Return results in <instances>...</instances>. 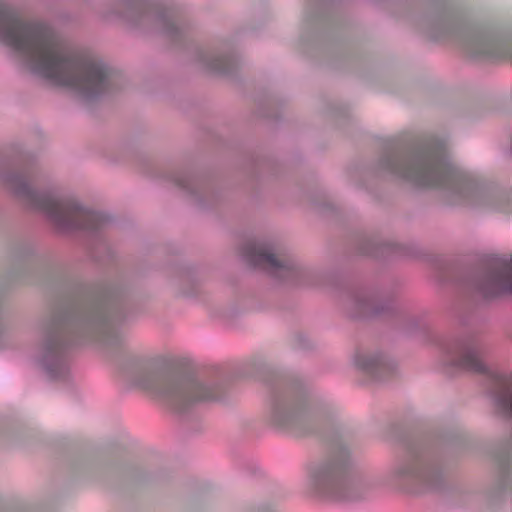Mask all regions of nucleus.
<instances>
[{
	"label": "nucleus",
	"instance_id": "nucleus-1",
	"mask_svg": "<svg viewBox=\"0 0 512 512\" xmlns=\"http://www.w3.org/2000/svg\"><path fill=\"white\" fill-rule=\"evenodd\" d=\"M0 41L16 51L30 71L55 85L96 101L115 87L116 72L102 60L60 41L45 24L28 22L0 0Z\"/></svg>",
	"mask_w": 512,
	"mask_h": 512
},
{
	"label": "nucleus",
	"instance_id": "nucleus-2",
	"mask_svg": "<svg viewBox=\"0 0 512 512\" xmlns=\"http://www.w3.org/2000/svg\"><path fill=\"white\" fill-rule=\"evenodd\" d=\"M120 291L98 286L75 303L57 309L41 323L36 360L51 380H66L71 349L86 342L117 344L118 326L126 319Z\"/></svg>",
	"mask_w": 512,
	"mask_h": 512
},
{
	"label": "nucleus",
	"instance_id": "nucleus-3",
	"mask_svg": "<svg viewBox=\"0 0 512 512\" xmlns=\"http://www.w3.org/2000/svg\"><path fill=\"white\" fill-rule=\"evenodd\" d=\"M379 175L390 176L416 187H441L472 205L493 211H507L511 193L486 188L452 167L443 149L432 142L404 145L385 151L376 163Z\"/></svg>",
	"mask_w": 512,
	"mask_h": 512
},
{
	"label": "nucleus",
	"instance_id": "nucleus-4",
	"mask_svg": "<svg viewBox=\"0 0 512 512\" xmlns=\"http://www.w3.org/2000/svg\"><path fill=\"white\" fill-rule=\"evenodd\" d=\"M33 164L31 156H21L19 170L3 172L1 180L29 208L42 213L58 232L82 231L88 236H95L110 222L102 213L85 208L71 194L32 189L28 179L32 176Z\"/></svg>",
	"mask_w": 512,
	"mask_h": 512
},
{
	"label": "nucleus",
	"instance_id": "nucleus-5",
	"mask_svg": "<svg viewBox=\"0 0 512 512\" xmlns=\"http://www.w3.org/2000/svg\"><path fill=\"white\" fill-rule=\"evenodd\" d=\"M444 361L448 366L491 379L488 394L496 416L512 418V383L503 375L493 373L487 363L488 346L476 336H463L444 341Z\"/></svg>",
	"mask_w": 512,
	"mask_h": 512
},
{
	"label": "nucleus",
	"instance_id": "nucleus-6",
	"mask_svg": "<svg viewBox=\"0 0 512 512\" xmlns=\"http://www.w3.org/2000/svg\"><path fill=\"white\" fill-rule=\"evenodd\" d=\"M140 384L153 391L177 413H185L198 404L218 399L215 385L180 372L170 361H162L156 370L143 376Z\"/></svg>",
	"mask_w": 512,
	"mask_h": 512
},
{
	"label": "nucleus",
	"instance_id": "nucleus-7",
	"mask_svg": "<svg viewBox=\"0 0 512 512\" xmlns=\"http://www.w3.org/2000/svg\"><path fill=\"white\" fill-rule=\"evenodd\" d=\"M351 466L347 449L341 446L335 448L315 475L318 492L337 501L360 499L367 485L363 480L350 476Z\"/></svg>",
	"mask_w": 512,
	"mask_h": 512
},
{
	"label": "nucleus",
	"instance_id": "nucleus-8",
	"mask_svg": "<svg viewBox=\"0 0 512 512\" xmlns=\"http://www.w3.org/2000/svg\"><path fill=\"white\" fill-rule=\"evenodd\" d=\"M241 256L248 266L292 285L313 284V271L295 258L278 259L264 243L247 241L241 248Z\"/></svg>",
	"mask_w": 512,
	"mask_h": 512
},
{
	"label": "nucleus",
	"instance_id": "nucleus-9",
	"mask_svg": "<svg viewBox=\"0 0 512 512\" xmlns=\"http://www.w3.org/2000/svg\"><path fill=\"white\" fill-rule=\"evenodd\" d=\"M344 309L349 317L357 319L396 317L403 320L404 329L409 333L422 327L421 315H409L393 299L380 297L366 288L350 289L344 300Z\"/></svg>",
	"mask_w": 512,
	"mask_h": 512
},
{
	"label": "nucleus",
	"instance_id": "nucleus-10",
	"mask_svg": "<svg viewBox=\"0 0 512 512\" xmlns=\"http://www.w3.org/2000/svg\"><path fill=\"white\" fill-rule=\"evenodd\" d=\"M121 17L134 26L155 29L171 40L184 36V28L174 22L171 2L160 0H121Z\"/></svg>",
	"mask_w": 512,
	"mask_h": 512
},
{
	"label": "nucleus",
	"instance_id": "nucleus-11",
	"mask_svg": "<svg viewBox=\"0 0 512 512\" xmlns=\"http://www.w3.org/2000/svg\"><path fill=\"white\" fill-rule=\"evenodd\" d=\"M461 285L485 300L512 295V260L489 259L463 278Z\"/></svg>",
	"mask_w": 512,
	"mask_h": 512
},
{
	"label": "nucleus",
	"instance_id": "nucleus-12",
	"mask_svg": "<svg viewBox=\"0 0 512 512\" xmlns=\"http://www.w3.org/2000/svg\"><path fill=\"white\" fill-rule=\"evenodd\" d=\"M392 477L415 487L419 492L438 489L442 484V473L438 462L427 451L412 449L393 467Z\"/></svg>",
	"mask_w": 512,
	"mask_h": 512
},
{
	"label": "nucleus",
	"instance_id": "nucleus-13",
	"mask_svg": "<svg viewBox=\"0 0 512 512\" xmlns=\"http://www.w3.org/2000/svg\"><path fill=\"white\" fill-rule=\"evenodd\" d=\"M313 417V410L302 391L285 392L273 400L271 419L279 427L305 431Z\"/></svg>",
	"mask_w": 512,
	"mask_h": 512
},
{
	"label": "nucleus",
	"instance_id": "nucleus-14",
	"mask_svg": "<svg viewBox=\"0 0 512 512\" xmlns=\"http://www.w3.org/2000/svg\"><path fill=\"white\" fill-rule=\"evenodd\" d=\"M461 41L466 52L475 59L512 61V42L494 33L471 29L463 32Z\"/></svg>",
	"mask_w": 512,
	"mask_h": 512
},
{
	"label": "nucleus",
	"instance_id": "nucleus-15",
	"mask_svg": "<svg viewBox=\"0 0 512 512\" xmlns=\"http://www.w3.org/2000/svg\"><path fill=\"white\" fill-rule=\"evenodd\" d=\"M360 254L376 259L415 258L420 254L415 245L363 238L358 244Z\"/></svg>",
	"mask_w": 512,
	"mask_h": 512
},
{
	"label": "nucleus",
	"instance_id": "nucleus-16",
	"mask_svg": "<svg viewBox=\"0 0 512 512\" xmlns=\"http://www.w3.org/2000/svg\"><path fill=\"white\" fill-rule=\"evenodd\" d=\"M355 365L373 380L381 382L390 377L395 369V364L382 353L365 354L355 356Z\"/></svg>",
	"mask_w": 512,
	"mask_h": 512
},
{
	"label": "nucleus",
	"instance_id": "nucleus-17",
	"mask_svg": "<svg viewBox=\"0 0 512 512\" xmlns=\"http://www.w3.org/2000/svg\"><path fill=\"white\" fill-rule=\"evenodd\" d=\"M198 61L209 72L230 74L237 66V59L232 53H214L200 51Z\"/></svg>",
	"mask_w": 512,
	"mask_h": 512
},
{
	"label": "nucleus",
	"instance_id": "nucleus-18",
	"mask_svg": "<svg viewBox=\"0 0 512 512\" xmlns=\"http://www.w3.org/2000/svg\"><path fill=\"white\" fill-rule=\"evenodd\" d=\"M35 254V248L31 244H22L14 247L10 251V260L12 263H17L32 257Z\"/></svg>",
	"mask_w": 512,
	"mask_h": 512
},
{
	"label": "nucleus",
	"instance_id": "nucleus-19",
	"mask_svg": "<svg viewBox=\"0 0 512 512\" xmlns=\"http://www.w3.org/2000/svg\"><path fill=\"white\" fill-rule=\"evenodd\" d=\"M174 182L181 188L186 189L190 193H195L193 185L194 178L187 173H178L174 176Z\"/></svg>",
	"mask_w": 512,
	"mask_h": 512
},
{
	"label": "nucleus",
	"instance_id": "nucleus-20",
	"mask_svg": "<svg viewBox=\"0 0 512 512\" xmlns=\"http://www.w3.org/2000/svg\"><path fill=\"white\" fill-rule=\"evenodd\" d=\"M500 470L504 477L512 475V457L502 459L500 462Z\"/></svg>",
	"mask_w": 512,
	"mask_h": 512
},
{
	"label": "nucleus",
	"instance_id": "nucleus-21",
	"mask_svg": "<svg viewBox=\"0 0 512 512\" xmlns=\"http://www.w3.org/2000/svg\"><path fill=\"white\" fill-rule=\"evenodd\" d=\"M198 202H199V204H200V205H203V204H204V203H203V201H202V199H199V201H198Z\"/></svg>",
	"mask_w": 512,
	"mask_h": 512
}]
</instances>
